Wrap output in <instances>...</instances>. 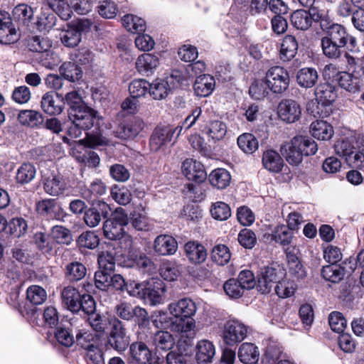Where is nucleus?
Instances as JSON below:
<instances>
[{"mask_svg": "<svg viewBox=\"0 0 364 364\" xmlns=\"http://www.w3.org/2000/svg\"><path fill=\"white\" fill-rule=\"evenodd\" d=\"M177 248V241L171 235H161L154 240V249L159 255H173L176 252Z\"/></svg>", "mask_w": 364, "mask_h": 364, "instance_id": "obj_23", "label": "nucleus"}, {"mask_svg": "<svg viewBox=\"0 0 364 364\" xmlns=\"http://www.w3.org/2000/svg\"><path fill=\"white\" fill-rule=\"evenodd\" d=\"M85 314L88 315V322L90 327L99 336L105 335L108 329L110 330L114 326V321L119 320L115 316L96 313L95 310Z\"/></svg>", "mask_w": 364, "mask_h": 364, "instance_id": "obj_14", "label": "nucleus"}, {"mask_svg": "<svg viewBox=\"0 0 364 364\" xmlns=\"http://www.w3.org/2000/svg\"><path fill=\"white\" fill-rule=\"evenodd\" d=\"M237 355L244 364H255L259 360V351L255 344L244 343L239 348Z\"/></svg>", "mask_w": 364, "mask_h": 364, "instance_id": "obj_34", "label": "nucleus"}, {"mask_svg": "<svg viewBox=\"0 0 364 364\" xmlns=\"http://www.w3.org/2000/svg\"><path fill=\"white\" fill-rule=\"evenodd\" d=\"M63 306L73 313L82 310L85 313L94 311L96 304L92 296L87 294H80L73 286L65 287L60 293Z\"/></svg>", "mask_w": 364, "mask_h": 364, "instance_id": "obj_3", "label": "nucleus"}, {"mask_svg": "<svg viewBox=\"0 0 364 364\" xmlns=\"http://www.w3.org/2000/svg\"><path fill=\"white\" fill-rule=\"evenodd\" d=\"M131 360L128 364H147L152 358V352L146 343L135 341L129 346Z\"/></svg>", "mask_w": 364, "mask_h": 364, "instance_id": "obj_20", "label": "nucleus"}, {"mask_svg": "<svg viewBox=\"0 0 364 364\" xmlns=\"http://www.w3.org/2000/svg\"><path fill=\"white\" fill-rule=\"evenodd\" d=\"M77 243L80 247L92 250L98 246L100 240L94 232L85 231L78 237Z\"/></svg>", "mask_w": 364, "mask_h": 364, "instance_id": "obj_62", "label": "nucleus"}, {"mask_svg": "<svg viewBox=\"0 0 364 364\" xmlns=\"http://www.w3.org/2000/svg\"><path fill=\"white\" fill-rule=\"evenodd\" d=\"M215 354V348L208 340H201L196 346V358L198 364H208L213 361Z\"/></svg>", "mask_w": 364, "mask_h": 364, "instance_id": "obj_30", "label": "nucleus"}, {"mask_svg": "<svg viewBox=\"0 0 364 364\" xmlns=\"http://www.w3.org/2000/svg\"><path fill=\"white\" fill-rule=\"evenodd\" d=\"M68 117L72 125L68 128V134L71 138H78L82 130H89L92 127V132L86 133V138L83 140L85 144L90 148H96L105 146L109 141L102 135L100 132V122L102 120L98 112L87 105L75 112H70Z\"/></svg>", "mask_w": 364, "mask_h": 364, "instance_id": "obj_1", "label": "nucleus"}, {"mask_svg": "<svg viewBox=\"0 0 364 364\" xmlns=\"http://www.w3.org/2000/svg\"><path fill=\"white\" fill-rule=\"evenodd\" d=\"M19 123L32 128L38 127L43 122V114L33 109L21 110L17 117Z\"/></svg>", "mask_w": 364, "mask_h": 364, "instance_id": "obj_35", "label": "nucleus"}, {"mask_svg": "<svg viewBox=\"0 0 364 364\" xmlns=\"http://www.w3.org/2000/svg\"><path fill=\"white\" fill-rule=\"evenodd\" d=\"M159 64V58L157 55L144 53L138 57L136 68L141 74L148 76L154 73Z\"/></svg>", "mask_w": 364, "mask_h": 364, "instance_id": "obj_24", "label": "nucleus"}, {"mask_svg": "<svg viewBox=\"0 0 364 364\" xmlns=\"http://www.w3.org/2000/svg\"><path fill=\"white\" fill-rule=\"evenodd\" d=\"M114 324L107 334V344L119 353L124 352L130 346V337L122 321H114Z\"/></svg>", "mask_w": 364, "mask_h": 364, "instance_id": "obj_8", "label": "nucleus"}, {"mask_svg": "<svg viewBox=\"0 0 364 364\" xmlns=\"http://www.w3.org/2000/svg\"><path fill=\"white\" fill-rule=\"evenodd\" d=\"M208 179L212 186L218 189H223L229 186L231 176L226 169L217 168L210 173Z\"/></svg>", "mask_w": 364, "mask_h": 364, "instance_id": "obj_45", "label": "nucleus"}, {"mask_svg": "<svg viewBox=\"0 0 364 364\" xmlns=\"http://www.w3.org/2000/svg\"><path fill=\"white\" fill-rule=\"evenodd\" d=\"M211 216L217 220L223 221L228 220L231 216V210L230 206L221 201L212 204L210 210Z\"/></svg>", "mask_w": 364, "mask_h": 364, "instance_id": "obj_59", "label": "nucleus"}, {"mask_svg": "<svg viewBox=\"0 0 364 364\" xmlns=\"http://www.w3.org/2000/svg\"><path fill=\"white\" fill-rule=\"evenodd\" d=\"M129 223L127 213L122 208H117L111 218L103 223V235L110 240H116L123 236L125 232L124 227Z\"/></svg>", "mask_w": 364, "mask_h": 364, "instance_id": "obj_4", "label": "nucleus"}, {"mask_svg": "<svg viewBox=\"0 0 364 364\" xmlns=\"http://www.w3.org/2000/svg\"><path fill=\"white\" fill-rule=\"evenodd\" d=\"M97 336L90 331L79 329L76 332L75 342L77 346L86 350L97 344Z\"/></svg>", "mask_w": 364, "mask_h": 364, "instance_id": "obj_56", "label": "nucleus"}, {"mask_svg": "<svg viewBox=\"0 0 364 364\" xmlns=\"http://www.w3.org/2000/svg\"><path fill=\"white\" fill-rule=\"evenodd\" d=\"M166 290V285L162 280L152 278L147 281L144 299L147 300L152 306L162 304Z\"/></svg>", "mask_w": 364, "mask_h": 364, "instance_id": "obj_15", "label": "nucleus"}, {"mask_svg": "<svg viewBox=\"0 0 364 364\" xmlns=\"http://www.w3.org/2000/svg\"><path fill=\"white\" fill-rule=\"evenodd\" d=\"M36 174L35 166L29 162L23 163L17 169L16 180L18 183L26 184L32 181Z\"/></svg>", "mask_w": 364, "mask_h": 364, "instance_id": "obj_49", "label": "nucleus"}, {"mask_svg": "<svg viewBox=\"0 0 364 364\" xmlns=\"http://www.w3.org/2000/svg\"><path fill=\"white\" fill-rule=\"evenodd\" d=\"M47 299L46 290L41 286L31 285L26 290V299L33 305H41Z\"/></svg>", "mask_w": 364, "mask_h": 364, "instance_id": "obj_54", "label": "nucleus"}, {"mask_svg": "<svg viewBox=\"0 0 364 364\" xmlns=\"http://www.w3.org/2000/svg\"><path fill=\"white\" fill-rule=\"evenodd\" d=\"M310 129L312 136L318 140H328L333 134V127L323 120L313 122Z\"/></svg>", "mask_w": 364, "mask_h": 364, "instance_id": "obj_42", "label": "nucleus"}, {"mask_svg": "<svg viewBox=\"0 0 364 364\" xmlns=\"http://www.w3.org/2000/svg\"><path fill=\"white\" fill-rule=\"evenodd\" d=\"M65 181L60 176H50L43 180L45 192L52 196H59L67 190Z\"/></svg>", "mask_w": 364, "mask_h": 364, "instance_id": "obj_26", "label": "nucleus"}, {"mask_svg": "<svg viewBox=\"0 0 364 364\" xmlns=\"http://www.w3.org/2000/svg\"><path fill=\"white\" fill-rule=\"evenodd\" d=\"M149 82L144 79H136L132 81L129 91L133 98L144 97L149 91Z\"/></svg>", "mask_w": 364, "mask_h": 364, "instance_id": "obj_61", "label": "nucleus"}, {"mask_svg": "<svg viewBox=\"0 0 364 364\" xmlns=\"http://www.w3.org/2000/svg\"><path fill=\"white\" fill-rule=\"evenodd\" d=\"M56 96L58 95L53 92H48L43 95L41 107L45 113L49 115H58L63 112V107L56 99Z\"/></svg>", "mask_w": 364, "mask_h": 364, "instance_id": "obj_33", "label": "nucleus"}, {"mask_svg": "<svg viewBox=\"0 0 364 364\" xmlns=\"http://www.w3.org/2000/svg\"><path fill=\"white\" fill-rule=\"evenodd\" d=\"M292 139L303 156L314 155L318 150L317 144L309 136L298 135L293 137Z\"/></svg>", "mask_w": 364, "mask_h": 364, "instance_id": "obj_43", "label": "nucleus"}, {"mask_svg": "<svg viewBox=\"0 0 364 364\" xmlns=\"http://www.w3.org/2000/svg\"><path fill=\"white\" fill-rule=\"evenodd\" d=\"M281 269H277L271 267L262 268L257 275V289L262 294H268L272 287L284 276Z\"/></svg>", "mask_w": 364, "mask_h": 364, "instance_id": "obj_10", "label": "nucleus"}, {"mask_svg": "<svg viewBox=\"0 0 364 364\" xmlns=\"http://www.w3.org/2000/svg\"><path fill=\"white\" fill-rule=\"evenodd\" d=\"M60 75L65 79L75 82L82 77V70L81 68L73 62H65L59 68Z\"/></svg>", "mask_w": 364, "mask_h": 364, "instance_id": "obj_44", "label": "nucleus"}, {"mask_svg": "<svg viewBox=\"0 0 364 364\" xmlns=\"http://www.w3.org/2000/svg\"><path fill=\"white\" fill-rule=\"evenodd\" d=\"M356 39L350 35L346 28L341 24H333L331 28L321 39V46L323 55L330 59L337 60L343 54V49L349 45L356 46Z\"/></svg>", "mask_w": 364, "mask_h": 364, "instance_id": "obj_2", "label": "nucleus"}, {"mask_svg": "<svg viewBox=\"0 0 364 364\" xmlns=\"http://www.w3.org/2000/svg\"><path fill=\"white\" fill-rule=\"evenodd\" d=\"M122 21L127 31L132 33H140L146 29L145 21L133 14L124 16Z\"/></svg>", "mask_w": 364, "mask_h": 364, "instance_id": "obj_48", "label": "nucleus"}, {"mask_svg": "<svg viewBox=\"0 0 364 364\" xmlns=\"http://www.w3.org/2000/svg\"><path fill=\"white\" fill-rule=\"evenodd\" d=\"M168 309L171 316L177 319L178 323H192L191 330L194 328L195 321L193 316L196 314L197 307L193 300L184 298L173 301L168 304Z\"/></svg>", "mask_w": 364, "mask_h": 364, "instance_id": "obj_6", "label": "nucleus"}, {"mask_svg": "<svg viewBox=\"0 0 364 364\" xmlns=\"http://www.w3.org/2000/svg\"><path fill=\"white\" fill-rule=\"evenodd\" d=\"M343 269L334 264L324 266L321 269L322 277L325 280L333 283L340 282L343 279Z\"/></svg>", "mask_w": 364, "mask_h": 364, "instance_id": "obj_57", "label": "nucleus"}, {"mask_svg": "<svg viewBox=\"0 0 364 364\" xmlns=\"http://www.w3.org/2000/svg\"><path fill=\"white\" fill-rule=\"evenodd\" d=\"M98 205L100 206L101 213L95 208H90L85 211L83 217L84 222L90 228L97 226L100 223L102 218H106L108 215L109 205L102 201H100Z\"/></svg>", "mask_w": 364, "mask_h": 364, "instance_id": "obj_25", "label": "nucleus"}, {"mask_svg": "<svg viewBox=\"0 0 364 364\" xmlns=\"http://www.w3.org/2000/svg\"><path fill=\"white\" fill-rule=\"evenodd\" d=\"M298 51V43L296 38L291 35H287L282 40L280 47V58L283 61H289L293 59Z\"/></svg>", "mask_w": 364, "mask_h": 364, "instance_id": "obj_39", "label": "nucleus"}, {"mask_svg": "<svg viewBox=\"0 0 364 364\" xmlns=\"http://www.w3.org/2000/svg\"><path fill=\"white\" fill-rule=\"evenodd\" d=\"M293 237V231L284 225L276 227L272 233V240L282 246L290 245Z\"/></svg>", "mask_w": 364, "mask_h": 364, "instance_id": "obj_53", "label": "nucleus"}, {"mask_svg": "<svg viewBox=\"0 0 364 364\" xmlns=\"http://www.w3.org/2000/svg\"><path fill=\"white\" fill-rule=\"evenodd\" d=\"M203 132L214 141L223 139L227 133L226 124L219 120H212L205 124Z\"/></svg>", "mask_w": 364, "mask_h": 364, "instance_id": "obj_38", "label": "nucleus"}, {"mask_svg": "<svg viewBox=\"0 0 364 364\" xmlns=\"http://www.w3.org/2000/svg\"><path fill=\"white\" fill-rule=\"evenodd\" d=\"M48 6L58 15V16L67 21L71 18L72 7L66 0H46Z\"/></svg>", "mask_w": 364, "mask_h": 364, "instance_id": "obj_50", "label": "nucleus"}, {"mask_svg": "<svg viewBox=\"0 0 364 364\" xmlns=\"http://www.w3.org/2000/svg\"><path fill=\"white\" fill-rule=\"evenodd\" d=\"M169 91V85L165 80L156 79L152 83H149V93L154 100L166 98Z\"/></svg>", "mask_w": 364, "mask_h": 364, "instance_id": "obj_51", "label": "nucleus"}, {"mask_svg": "<svg viewBox=\"0 0 364 364\" xmlns=\"http://www.w3.org/2000/svg\"><path fill=\"white\" fill-rule=\"evenodd\" d=\"M278 114L282 120L288 123H294L300 119L301 109L295 100H283L279 104Z\"/></svg>", "mask_w": 364, "mask_h": 364, "instance_id": "obj_18", "label": "nucleus"}, {"mask_svg": "<svg viewBox=\"0 0 364 364\" xmlns=\"http://www.w3.org/2000/svg\"><path fill=\"white\" fill-rule=\"evenodd\" d=\"M13 16L22 23L28 25L33 18V10L26 4H20L14 9Z\"/></svg>", "mask_w": 364, "mask_h": 364, "instance_id": "obj_58", "label": "nucleus"}, {"mask_svg": "<svg viewBox=\"0 0 364 364\" xmlns=\"http://www.w3.org/2000/svg\"><path fill=\"white\" fill-rule=\"evenodd\" d=\"M182 172L188 180L200 183L207 177L203 165L192 159H186L181 166Z\"/></svg>", "mask_w": 364, "mask_h": 364, "instance_id": "obj_19", "label": "nucleus"}, {"mask_svg": "<svg viewBox=\"0 0 364 364\" xmlns=\"http://www.w3.org/2000/svg\"><path fill=\"white\" fill-rule=\"evenodd\" d=\"M247 327L238 321H228L223 331L224 343L230 346L236 345L242 341L247 336Z\"/></svg>", "mask_w": 364, "mask_h": 364, "instance_id": "obj_11", "label": "nucleus"}, {"mask_svg": "<svg viewBox=\"0 0 364 364\" xmlns=\"http://www.w3.org/2000/svg\"><path fill=\"white\" fill-rule=\"evenodd\" d=\"M314 95L318 103L327 106L331 105L337 98V90L329 82L320 83L316 87Z\"/></svg>", "mask_w": 364, "mask_h": 364, "instance_id": "obj_22", "label": "nucleus"}, {"mask_svg": "<svg viewBox=\"0 0 364 364\" xmlns=\"http://www.w3.org/2000/svg\"><path fill=\"white\" fill-rule=\"evenodd\" d=\"M115 317L124 321H129L135 318L139 326H146L149 323V316L147 311L139 306H133L127 301H120L114 307Z\"/></svg>", "mask_w": 364, "mask_h": 364, "instance_id": "obj_5", "label": "nucleus"}, {"mask_svg": "<svg viewBox=\"0 0 364 364\" xmlns=\"http://www.w3.org/2000/svg\"><path fill=\"white\" fill-rule=\"evenodd\" d=\"M281 154L287 161L292 166H298L303 161V156L296 147L293 139L283 144L280 149Z\"/></svg>", "mask_w": 364, "mask_h": 364, "instance_id": "obj_40", "label": "nucleus"}, {"mask_svg": "<svg viewBox=\"0 0 364 364\" xmlns=\"http://www.w3.org/2000/svg\"><path fill=\"white\" fill-rule=\"evenodd\" d=\"M153 325L157 328L168 329L173 332H188L191 331L192 323L181 324L174 316H170L166 311H154L151 316Z\"/></svg>", "mask_w": 364, "mask_h": 364, "instance_id": "obj_9", "label": "nucleus"}, {"mask_svg": "<svg viewBox=\"0 0 364 364\" xmlns=\"http://www.w3.org/2000/svg\"><path fill=\"white\" fill-rule=\"evenodd\" d=\"M145 127L146 124L142 119L134 117L119 124L114 131V134L121 139H132L138 136Z\"/></svg>", "mask_w": 364, "mask_h": 364, "instance_id": "obj_13", "label": "nucleus"}, {"mask_svg": "<svg viewBox=\"0 0 364 364\" xmlns=\"http://www.w3.org/2000/svg\"><path fill=\"white\" fill-rule=\"evenodd\" d=\"M239 148L247 154L255 153L259 148L257 138L251 133L240 134L237 140Z\"/></svg>", "mask_w": 364, "mask_h": 364, "instance_id": "obj_46", "label": "nucleus"}, {"mask_svg": "<svg viewBox=\"0 0 364 364\" xmlns=\"http://www.w3.org/2000/svg\"><path fill=\"white\" fill-rule=\"evenodd\" d=\"M296 82L298 85L304 88L314 87L318 78L317 70L314 68H304L296 73Z\"/></svg>", "mask_w": 364, "mask_h": 364, "instance_id": "obj_37", "label": "nucleus"}, {"mask_svg": "<svg viewBox=\"0 0 364 364\" xmlns=\"http://www.w3.org/2000/svg\"><path fill=\"white\" fill-rule=\"evenodd\" d=\"M62 43L68 48H73L78 45L81 41V34L79 31L73 26L69 27L60 37Z\"/></svg>", "mask_w": 364, "mask_h": 364, "instance_id": "obj_64", "label": "nucleus"}, {"mask_svg": "<svg viewBox=\"0 0 364 364\" xmlns=\"http://www.w3.org/2000/svg\"><path fill=\"white\" fill-rule=\"evenodd\" d=\"M107 192V188L104 182L100 179H95L88 188L81 190L82 197L87 200H93L94 198L102 196Z\"/></svg>", "mask_w": 364, "mask_h": 364, "instance_id": "obj_52", "label": "nucleus"}, {"mask_svg": "<svg viewBox=\"0 0 364 364\" xmlns=\"http://www.w3.org/2000/svg\"><path fill=\"white\" fill-rule=\"evenodd\" d=\"M215 81L210 75H200L197 77L193 85L195 94L198 97L209 96L215 90Z\"/></svg>", "mask_w": 364, "mask_h": 364, "instance_id": "obj_27", "label": "nucleus"}, {"mask_svg": "<svg viewBox=\"0 0 364 364\" xmlns=\"http://www.w3.org/2000/svg\"><path fill=\"white\" fill-rule=\"evenodd\" d=\"M151 343L156 351H168L175 345V339L167 331H158L151 336Z\"/></svg>", "mask_w": 364, "mask_h": 364, "instance_id": "obj_32", "label": "nucleus"}, {"mask_svg": "<svg viewBox=\"0 0 364 364\" xmlns=\"http://www.w3.org/2000/svg\"><path fill=\"white\" fill-rule=\"evenodd\" d=\"M18 34L13 26L10 14L0 11V43L11 44L18 40Z\"/></svg>", "mask_w": 364, "mask_h": 364, "instance_id": "obj_16", "label": "nucleus"}, {"mask_svg": "<svg viewBox=\"0 0 364 364\" xmlns=\"http://www.w3.org/2000/svg\"><path fill=\"white\" fill-rule=\"evenodd\" d=\"M266 85L274 94H282L289 86L290 77L288 71L283 67H271L265 75Z\"/></svg>", "mask_w": 364, "mask_h": 364, "instance_id": "obj_7", "label": "nucleus"}, {"mask_svg": "<svg viewBox=\"0 0 364 364\" xmlns=\"http://www.w3.org/2000/svg\"><path fill=\"white\" fill-rule=\"evenodd\" d=\"M336 80L341 88L353 93L359 91L363 85L362 80L348 72L338 73Z\"/></svg>", "mask_w": 364, "mask_h": 364, "instance_id": "obj_31", "label": "nucleus"}, {"mask_svg": "<svg viewBox=\"0 0 364 364\" xmlns=\"http://www.w3.org/2000/svg\"><path fill=\"white\" fill-rule=\"evenodd\" d=\"M87 273L85 266L77 261L70 262L65 265L63 274L65 279L70 283L77 282L82 279Z\"/></svg>", "mask_w": 364, "mask_h": 364, "instance_id": "obj_28", "label": "nucleus"}, {"mask_svg": "<svg viewBox=\"0 0 364 364\" xmlns=\"http://www.w3.org/2000/svg\"><path fill=\"white\" fill-rule=\"evenodd\" d=\"M51 234L53 237L59 244L68 245L73 240L71 231L63 225L53 226L51 229Z\"/></svg>", "mask_w": 364, "mask_h": 364, "instance_id": "obj_60", "label": "nucleus"}, {"mask_svg": "<svg viewBox=\"0 0 364 364\" xmlns=\"http://www.w3.org/2000/svg\"><path fill=\"white\" fill-rule=\"evenodd\" d=\"M346 67L352 74L364 82V56H355L345 53Z\"/></svg>", "mask_w": 364, "mask_h": 364, "instance_id": "obj_41", "label": "nucleus"}, {"mask_svg": "<svg viewBox=\"0 0 364 364\" xmlns=\"http://www.w3.org/2000/svg\"><path fill=\"white\" fill-rule=\"evenodd\" d=\"M284 251L286 253L288 267L291 273L297 276L299 278L303 277L304 276V270L299 259V248L295 245H289Z\"/></svg>", "mask_w": 364, "mask_h": 364, "instance_id": "obj_29", "label": "nucleus"}, {"mask_svg": "<svg viewBox=\"0 0 364 364\" xmlns=\"http://www.w3.org/2000/svg\"><path fill=\"white\" fill-rule=\"evenodd\" d=\"M231 254L229 248L225 245L215 246L211 252V260L218 265L223 266L228 264L230 259Z\"/></svg>", "mask_w": 364, "mask_h": 364, "instance_id": "obj_55", "label": "nucleus"}, {"mask_svg": "<svg viewBox=\"0 0 364 364\" xmlns=\"http://www.w3.org/2000/svg\"><path fill=\"white\" fill-rule=\"evenodd\" d=\"M132 225L138 231H151L154 228L153 220L142 214H135L133 215Z\"/></svg>", "mask_w": 364, "mask_h": 364, "instance_id": "obj_63", "label": "nucleus"}, {"mask_svg": "<svg viewBox=\"0 0 364 364\" xmlns=\"http://www.w3.org/2000/svg\"><path fill=\"white\" fill-rule=\"evenodd\" d=\"M183 249L186 257L193 264L203 263L207 257L206 249L198 241L187 242Z\"/></svg>", "mask_w": 364, "mask_h": 364, "instance_id": "obj_21", "label": "nucleus"}, {"mask_svg": "<svg viewBox=\"0 0 364 364\" xmlns=\"http://www.w3.org/2000/svg\"><path fill=\"white\" fill-rule=\"evenodd\" d=\"M36 209L38 214L50 219L60 220L65 215L63 209L56 199L41 200L36 203Z\"/></svg>", "mask_w": 364, "mask_h": 364, "instance_id": "obj_17", "label": "nucleus"}, {"mask_svg": "<svg viewBox=\"0 0 364 364\" xmlns=\"http://www.w3.org/2000/svg\"><path fill=\"white\" fill-rule=\"evenodd\" d=\"M178 127L173 128L171 126H157L153 131L149 146L153 151H158L166 147L171 143L175 132Z\"/></svg>", "mask_w": 364, "mask_h": 364, "instance_id": "obj_12", "label": "nucleus"}, {"mask_svg": "<svg viewBox=\"0 0 364 364\" xmlns=\"http://www.w3.org/2000/svg\"><path fill=\"white\" fill-rule=\"evenodd\" d=\"M264 167L273 173H279L284 166V161L279 153L274 150H267L262 156Z\"/></svg>", "mask_w": 364, "mask_h": 364, "instance_id": "obj_36", "label": "nucleus"}, {"mask_svg": "<svg viewBox=\"0 0 364 364\" xmlns=\"http://www.w3.org/2000/svg\"><path fill=\"white\" fill-rule=\"evenodd\" d=\"M311 15L304 9H298L291 15V23L299 30L306 31L311 26Z\"/></svg>", "mask_w": 364, "mask_h": 364, "instance_id": "obj_47", "label": "nucleus"}]
</instances>
